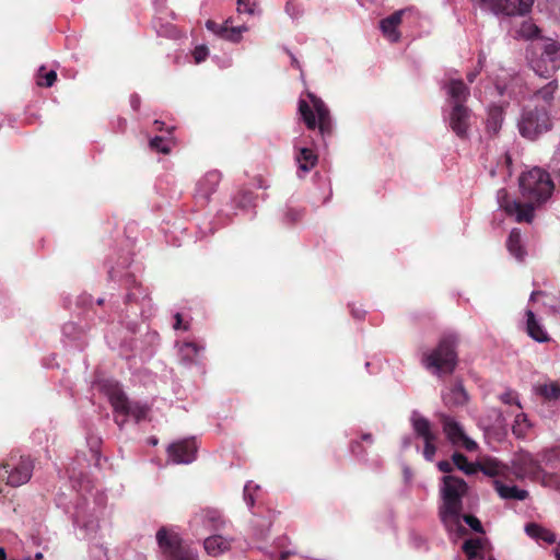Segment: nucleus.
Instances as JSON below:
<instances>
[{"label":"nucleus","mask_w":560,"mask_h":560,"mask_svg":"<svg viewBox=\"0 0 560 560\" xmlns=\"http://www.w3.org/2000/svg\"><path fill=\"white\" fill-rule=\"evenodd\" d=\"M361 438H362L363 441H366V442H370V443L373 442L372 434H370V433H364V434H362Z\"/></svg>","instance_id":"obj_57"},{"label":"nucleus","mask_w":560,"mask_h":560,"mask_svg":"<svg viewBox=\"0 0 560 560\" xmlns=\"http://www.w3.org/2000/svg\"><path fill=\"white\" fill-rule=\"evenodd\" d=\"M499 398L505 405H509L511 407L514 406L518 410L523 409L516 392H514L512 389H506L504 393L500 394Z\"/></svg>","instance_id":"obj_38"},{"label":"nucleus","mask_w":560,"mask_h":560,"mask_svg":"<svg viewBox=\"0 0 560 560\" xmlns=\"http://www.w3.org/2000/svg\"><path fill=\"white\" fill-rule=\"evenodd\" d=\"M520 191L525 202L511 199L505 189H499L497 201L500 209L517 222L530 223L534 219L536 205L548 200L553 191V183L547 172L534 167L523 173L518 178Z\"/></svg>","instance_id":"obj_1"},{"label":"nucleus","mask_w":560,"mask_h":560,"mask_svg":"<svg viewBox=\"0 0 560 560\" xmlns=\"http://www.w3.org/2000/svg\"><path fill=\"white\" fill-rule=\"evenodd\" d=\"M558 89L556 80L548 82L545 86L535 91L530 96L528 105H537L539 108L549 107L555 98V93Z\"/></svg>","instance_id":"obj_22"},{"label":"nucleus","mask_w":560,"mask_h":560,"mask_svg":"<svg viewBox=\"0 0 560 560\" xmlns=\"http://www.w3.org/2000/svg\"><path fill=\"white\" fill-rule=\"evenodd\" d=\"M103 389L114 408L115 421L118 425L124 424L126 417H132L137 422L145 418L147 407L130 402L118 384L107 382L103 385Z\"/></svg>","instance_id":"obj_4"},{"label":"nucleus","mask_w":560,"mask_h":560,"mask_svg":"<svg viewBox=\"0 0 560 560\" xmlns=\"http://www.w3.org/2000/svg\"><path fill=\"white\" fill-rule=\"evenodd\" d=\"M252 487V482L246 483L244 487V500L249 508H253L255 503L254 497L250 492Z\"/></svg>","instance_id":"obj_47"},{"label":"nucleus","mask_w":560,"mask_h":560,"mask_svg":"<svg viewBox=\"0 0 560 560\" xmlns=\"http://www.w3.org/2000/svg\"><path fill=\"white\" fill-rule=\"evenodd\" d=\"M465 522L476 533H483L481 522L474 515H463L462 523Z\"/></svg>","instance_id":"obj_44"},{"label":"nucleus","mask_w":560,"mask_h":560,"mask_svg":"<svg viewBox=\"0 0 560 560\" xmlns=\"http://www.w3.org/2000/svg\"><path fill=\"white\" fill-rule=\"evenodd\" d=\"M34 469L33 460L30 457L21 456L19 459L11 458L8 463L0 465V479L7 480L12 487H20L32 477Z\"/></svg>","instance_id":"obj_10"},{"label":"nucleus","mask_w":560,"mask_h":560,"mask_svg":"<svg viewBox=\"0 0 560 560\" xmlns=\"http://www.w3.org/2000/svg\"><path fill=\"white\" fill-rule=\"evenodd\" d=\"M443 89L447 95V104L450 107L456 104H464L470 95L469 88L462 79L447 80L444 83Z\"/></svg>","instance_id":"obj_20"},{"label":"nucleus","mask_w":560,"mask_h":560,"mask_svg":"<svg viewBox=\"0 0 560 560\" xmlns=\"http://www.w3.org/2000/svg\"><path fill=\"white\" fill-rule=\"evenodd\" d=\"M525 532L528 536L537 540H542L547 544L556 542V535L549 529H546L537 524H527L525 527Z\"/></svg>","instance_id":"obj_32"},{"label":"nucleus","mask_w":560,"mask_h":560,"mask_svg":"<svg viewBox=\"0 0 560 560\" xmlns=\"http://www.w3.org/2000/svg\"><path fill=\"white\" fill-rule=\"evenodd\" d=\"M410 423L415 434L422 439L424 443L423 457L425 460L432 462L438 450L435 445L438 434L432 430L431 422L419 411L413 410L410 416Z\"/></svg>","instance_id":"obj_11"},{"label":"nucleus","mask_w":560,"mask_h":560,"mask_svg":"<svg viewBox=\"0 0 560 560\" xmlns=\"http://www.w3.org/2000/svg\"><path fill=\"white\" fill-rule=\"evenodd\" d=\"M503 122L502 107L493 105L488 109L487 129L491 133H497Z\"/></svg>","instance_id":"obj_33"},{"label":"nucleus","mask_w":560,"mask_h":560,"mask_svg":"<svg viewBox=\"0 0 560 560\" xmlns=\"http://www.w3.org/2000/svg\"><path fill=\"white\" fill-rule=\"evenodd\" d=\"M405 476H406V478L410 477V470L408 468L405 469Z\"/></svg>","instance_id":"obj_64"},{"label":"nucleus","mask_w":560,"mask_h":560,"mask_svg":"<svg viewBox=\"0 0 560 560\" xmlns=\"http://www.w3.org/2000/svg\"><path fill=\"white\" fill-rule=\"evenodd\" d=\"M307 96L311 101L312 107L316 113V116L312 110L311 106L308 105V103L304 100H300L299 112L306 127L308 129H315L318 126L319 131L323 136L330 135L332 130V121L329 115V109L327 108L325 103L313 93L308 92Z\"/></svg>","instance_id":"obj_5"},{"label":"nucleus","mask_w":560,"mask_h":560,"mask_svg":"<svg viewBox=\"0 0 560 560\" xmlns=\"http://www.w3.org/2000/svg\"><path fill=\"white\" fill-rule=\"evenodd\" d=\"M161 551V560H198V556L189 547L184 546L179 535L161 528L156 533Z\"/></svg>","instance_id":"obj_8"},{"label":"nucleus","mask_w":560,"mask_h":560,"mask_svg":"<svg viewBox=\"0 0 560 560\" xmlns=\"http://www.w3.org/2000/svg\"><path fill=\"white\" fill-rule=\"evenodd\" d=\"M442 398L446 406H463L467 401V394L460 384H455L447 392H443Z\"/></svg>","instance_id":"obj_30"},{"label":"nucleus","mask_w":560,"mask_h":560,"mask_svg":"<svg viewBox=\"0 0 560 560\" xmlns=\"http://www.w3.org/2000/svg\"><path fill=\"white\" fill-rule=\"evenodd\" d=\"M256 0H237L238 13L253 15L256 11Z\"/></svg>","instance_id":"obj_43"},{"label":"nucleus","mask_w":560,"mask_h":560,"mask_svg":"<svg viewBox=\"0 0 560 560\" xmlns=\"http://www.w3.org/2000/svg\"><path fill=\"white\" fill-rule=\"evenodd\" d=\"M468 492V485L462 478L445 475L441 479L439 517L450 539L456 541L467 534L462 524L463 499Z\"/></svg>","instance_id":"obj_2"},{"label":"nucleus","mask_w":560,"mask_h":560,"mask_svg":"<svg viewBox=\"0 0 560 560\" xmlns=\"http://www.w3.org/2000/svg\"><path fill=\"white\" fill-rule=\"evenodd\" d=\"M445 118L448 127L458 138L466 139L468 137L471 110L465 104L452 105Z\"/></svg>","instance_id":"obj_16"},{"label":"nucleus","mask_w":560,"mask_h":560,"mask_svg":"<svg viewBox=\"0 0 560 560\" xmlns=\"http://www.w3.org/2000/svg\"><path fill=\"white\" fill-rule=\"evenodd\" d=\"M537 393L546 399L557 400L560 398V385L556 382L539 385Z\"/></svg>","instance_id":"obj_36"},{"label":"nucleus","mask_w":560,"mask_h":560,"mask_svg":"<svg viewBox=\"0 0 560 560\" xmlns=\"http://www.w3.org/2000/svg\"><path fill=\"white\" fill-rule=\"evenodd\" d=\"M45 70V67H40L39 74H38V85L50 88L57 80V73L55 70H50L46 72L45 74H42V72Z\"/></svg>","instance_id":"obj_40"},{"label":"nucleus","mask_w":560,"mask_h":560,"mask_svg":"<svg viewBox=\"0 0 560 560\" xmlns=\"http://www.w3.org/2000/svg\"><path fill=\"white\" fill-rule=\"evenodd\" d=\"M150 443H151V444H153V445H155V444L158 443V440H156L155 438H151V439H150Z\"/></svg>","instance_id":"obj_63"},{"label":"nucleus","mask_w":560,"mask_h":560,"mask_svg":"<svg viewBox=\"0 0 560 560\" xmlns=\"http://www.w3.org/2000/svg\"><path fill=\"white\" fill-rule=\"evenodd\" d=\"M538 296H542L544 298V301H542V305L552 311V310H556L557 308V298L559 296V294H550V293H546V292H542V291H533L532 294H530V298H529V301L530 302H534L536 301V299Z\"/></svg>","instance_id":"obj_37"},{"label":"nucleus","mask_w":560,"mask_h":560,"mask_svg":"<svg viewBox=\"0 0 560 560\" xmlns=\"http://www.w3.org/2000/svg\"><path fill=\"white\" fill-rule=\"evenodd\" d=\"M497 90L500 95H504L508 92V86H502L500 84H497Z\"/></svg>","instance_id":"obj_56"},{"label":"nucleus","mask_w":560,"mask_h":560,"mask_svg":"<svg viewBox=\"0 0 560 560\" xmlns=\"http://www.w3.org/2000/svg\"><path fill=\"white\" fill-rule=\"evenodd\" d=\"M209 55V49L205 45L197 46L192 52L196 63H200L206 60Z\"/></svg>","instance_id":"obj_45"},{"label":"nucleus","mask_w":560,"mask_h":560,"mask_svg":"<svg viewBox=\"0 0 560 560\" xmlns=\"http://www.w3.org/2000/svg\"><path fill=\"white\" fill-rule=\"evenodd\" d=\"M205 351L203 345L192 341L184 342L179 346L180 360L185 364H194L198 362L200 354Z\"/></svg>","instance_id":"obj_28"},{"label":"nucleus","mask_w":560,"mask_h":560,"mask_svg":"<svg viewBox=\"0 0 560 560\" xmlns=\"http://www.w3.org/2000/svg\"><path fill=\"white\" fill-rule=\"evenodd\" d=\"M294 148L296 150L295 161L298 163L299 171L304 174L308 173L317 164V154L308 148L299 147L298 143H294Z\"/></svg>","instance_id":"obj_25"},{"label":"nucleus","mask_w":560,"mask_h":560,"mask_svg":"<svg viewBox=\"0 0 560 560\" xmlns=\"http://www.w3.org/2000/svg\"><path fill=\"white\" fill-rule=\"evenodd\" d=\"M71 328H73V325H71V324L66 325V326L63 327V331H65V332H67V331H68V329H71Z\"/></svg>","instance_id":"obj_61"},{"label":"nucleus","mask_w":560,"mask_h":560,"mask_svg":"<svg viewBox=\"0 0 560 560\" xmlns=\"http://www.w3.org/2000/svg\"><path fill=\"white\" fill-rule=\"evenodd\" d=\"M291 552L290 551H281L279 553V556H277L273 551H270L269 552V557L273 560V559H278V560H284L287 559V557L290 555Z\"/></svg>","instance_id":"obj_50"},{"label":"nucleus","mask_w":560,"mask_h":560,"mask_svg":"<svg viewBox=\"0 0 560 560\" xmlns=\"http://www.w3.org/2000/svg\"><path fill=\"white\" fill-rule=\"evenodd\" d=\"M285 11L288 14H290L291 16H294L293 14V9H292V4L291 3H287L285 5Z\"/></svg>","instance_id":"obj_59"},{"label":"nucleus","mask_w":560,"mask_h":560,"mask_svg":"<svg viewBox=\"0 0 560 560\" xmlns=\"http://www.w3.org/2000/svg\"><path fill=\"white\" fill-rule=\"evenodd\" d=\"M553 553H555L556 559L560 560V540L557 542Z\"/></svg>","instance_id":"obj_55"},{"label":"nucleus","mask_w":560,"mask_h":560,"mask_svg":"<svg viewBox=\"0 0 560 560\" xmlns=\"http://www.w3.org/2000/svg\"><path fill=\"white\" fill-rule=\"evenodd\" d=\"M478 2L483 9L494 14L524 15L529 11L534 0H478Z\"/></svg>","instance_id":"obj_14"},{"label":"nucleus","mask_w":560,"mask_h":560,"mask_svg":"<svg viewBox=\"0 0 560 560\" xmlns=\"http://www.w3.org/2000/svg\"><path fill=\"white\" fill-rule=\"evenodd\" d=\"M221 180V175L217 171L207 173L197 184V196L203 200H208L217 190Z\"/></svg>","instance_id":"obj_24"},{"label":"nucleus","mask_w":560,"mask_h":560,"mask_svg":"<svg viewBox=\"0 0 560 560\" xmlns=\"http://www.w3.org/2000/svg\"><path fill=\"white\" fill-rule=\"evenodd\" d=\"M514 417L515 419L512 431L517 438H523L530 427L527 416L521 410L520 412L515 413Z\"/></svg>","instance_id":"obj_35"},{"label":"nucleus","mask_w":560,"mask_h":560,"mask_svg":"<svg viewBox=\"0 0 560 560\" xmlns=\"http://www.w3.org/2000/svg\"><path fill=\"white\" fill-rule=\"evenodd\" d=\"M455 345L454 336L443 337L434 350L423 353L421 361L424 368L436 375L452 373L457 362Z\"/></svg>","instance_id":"obj_3"},{"label":"nucleus","mask_w":560,"mask_h":560,"mask_svg":"<svg viewBox=\"0 0 560 560\" xmlns=\"http://www.w3.org/2000/svg\"><path fill=\"white\" fill-rule=\"evenodd\" d=\"M231 23V19L225 20L222 24L208 20L206 22V27L223 39L232 43H238L242 38V34L247 32L248 28L246 25L232 26Z\"/></svg>","instance_id":"obj_19"},{"label":"nucleus","mask_w":560,"mask_h":560,"mask_svg":"<svg viewBox=\"0 0 560 560\" xmlns=\"http://www.w3.org/2000/svg\"><path fill=\"white\" fill-rule=\"evenodd\" d=\"M126 283L128 292L125 303L132 308L131 314L145 316L151 311V300L147 290L130 276L127 277Z\"/></svg>","instance_id":"obj_12"},{"label":"nucleus","mask_w":560,"mask_h":560,"mask_svg":"<svg viewBox=\"0 0 560 560\" xmlns=\"http://www.w3.org/2000/svg\"><path fill=\"white\" fill-rule=\"evenodd\" d=\"M539 50L538 56L528 58L529 66L539 77L549 78L560 69V43L546 39Z\"/></svg>","instance_id":"obj_7"},{"label":"nucleus","mask_w":560,"mask_h":560,"mask_svg":"<svg viewBox=\"0 0 560 560\" xmlns=\"http://www.w3.org/2000/svg\"><path fill=\"white\" fill-rule=\"evenodd\" d=\"M506 248L509 253L517 260L523 261L526 257V249L522 244L521 232L517 229H513L506 241Z\"/></svg>","instance_id":"obj_29"},{"label":"nucleus","mask_w":560,"mask_h":560,"mask_svg":"<svg viewBox=\"0 0 560 560\" xmlns=\"http://www.w3.org/2000/svg\"><path fill=\"white\" fill-rule=\"evenodd\" d=\"M42 558H43V553H42V552H37V553L35 555V559L39 560V559H42Z\"/></svg>","instance_id":"obj_62"},{"label":"nucleus","mask_w":560,"mask_h":560,"mask_svg":"<svg viewBox=\"0 0 560 560\" xmlns=\"http://www.w3.org/2000/svg\"><path fill=\"white\" fill-rule=\"evenodd\" d=\"M551 163H552V166H551L552 171L555 173L560 174V143H559V147H558V149H557V151H556V153H555V155L552 158V162Z\"/></svg>","instance_id":"obj_49"},{"label":"nucleus","mask_w":560,"mask_h":560,"mask_svg":"<svg viewBox=\"0 0 560 560\" xmlns=\"http://www.w3.org/2000/svg\"><path fill=\"white\" fill-rule=\"evenodd\" d=\"M556 304H557V308H556V310H552L551 312H552V313H557V314H559V315H560V294H559V296L557 298V303H556Z\"/></svg>","instance_id":"obj_58"},{"label":"nucleus","mask_w":560,"mask_h":560,"mask_svg":"<svg viewBox=\"0 0 560 560\" xmlns=\"http://www.w3.org/2000/svg\"><path fill=\"white\" fill-rule=\"evenodd\" d=\"M197 445L194 439L174 442L167 447L168 460L173 464H190L196 459Z\"/></svg>","instance_id":"obj_17"},{"label":"nucleus","mask_w":560,"mask_h":560,"mask_svg":"<svg viewBox=\"0 0 560 560\" xmlns=\"http://www.w3.org/2000/svg\"><path fill=\"white\" fill-rule=\"evenodd\" d=\"M520 133L529 140H535L551 128L548 109L537 105H526L517 124Z\"/></svg>","instance_id":"obj_6"},{"label":"nucleus","mask_w":560,"mask_h":560,"mask_svg":"<svg viewBox=\"0 0 560 560\" xmlns=\"http://www.w3.org/2000/svg\"><path fill=\"white\" fill-rule=\"evenodd\" d=\"M494 488L498 494L504 500H518L523 501L527 499L528 491L524 489H520L516 486L505 485L502 481L495 480Z\"/></svg>","instance_id":"obj_27"},{"label":"nucleus","mask_w":560,"mask_h":560,"mask_svg":"<svg viewBox=\"0 0 560 560\" xmlns=\"http://www.w3.org/2000/svg\"><path fill=\"white\" fill-rule=\"evenodd\" d=\"M479 74V71L478 70H475V71H471L467 74V80L469 83H472L475 81V79L477 78V75Z\"/></svg>","instance_id":"obj_52"},{"label":"nucleus","mask_w":560,"mask_h":560,"mask_svg":"<svg viewBox=\"0 0 560 560\" xmlns=\"http://www.w3.org/2000/svg\"><path fill=\"white\" fill-rule=\"evenodd\" d=\"M225 525V521L223 520L221 513L218 510L206 509L197 513L192 521L191 526L195 527L197 534H201L200 529H205V532L215 534L218 530L222 529Z\"/></svg>","instance_id":"obj_18"},{"label":"nucleus","mask_w":560,"mask_h":560,"mask_svg":"<svg viewBox=\"0 0 560 560\" xmlns=\"http://www.w3.org/2000/svg\"><path fill=\"white\" fill-rule=\"evenodd\" d=\"M303 217V213L299 209H288L284 218L289 223L298 222Z\"/></svg>","instance_id":"obj_46"},{"label":"nucleus","mask_w":560,"mask_h":560,"mask_svg":"<svg viewBox=\"0 0 560 560\" xmlns=\"http://www.w3.org/2000/svg\"><path fill=\"white\" fill-rule=\"evenodd\" d=\"M438 468L440 471L450 475L454 469V463L448 460H441L438 463Z\"/></svg>","instance_id":"obj_48"},{"label":"nucleus","mask_w":560,"mask_h":560,"mask_svg":"<svg viewBox=\"0 0 560 560\" xmlns=\"http://www.w3.org/2000/svg\"><path fill=\"white\" fill-rule=\"evenodd\" d=\"M182 327V316L180 314H176L175 315V324H174V328L175 329H179Z\"/></svg>","instance_id":"obj_53"},{"label":"nucleus","mask_w":560,"mask_h":560,"mask_svg":"<svg viewBox=\"0 0 560 560\" xmlns=\"http://www.w3.org/2000/svg\"><path fill=\"white\" fill-rule=\"evenodd\" d=\"M527 316V332L538 342H546L549 340L548 334L544 327L536 320L535 314L532 310L526 311Z\"/></svg>","instance_id":"obj_31"},{"label":"nucleus","mask_w":560,"mask_h":560,"mask_svg":"<svg viewBox=\"0 0 560 560\" xmlns=\"http://www.w3.org/2000/svg\"><path fill=\"white\" fill-rule=\"evenodd\" d=\"M100 509H91L85 502H80L75 506L73 523L85 532L86 537L93 538L100 527Z\"/></svg>","instance_id":"obj_15"},{"label":"nucleus","mask_w":560,"mask_h":560,"mask_svg":"<svg viewBox=\"0 0 560 560\" xmlns=\"http://www.w3.org/2000/svg\"><path fill=\"white\" fill-rule=\"evenodd\" d=\"M150 147L151 149L165 154L171 151L168 141L160 136H156L150 140Z\"/></svg>","instance_id":"obj_42"},{"label":"nucleus","mask_w":560,"mask_h":560,"mask_svg":"<svg viewBox=\"0 0 560 560\" xmlns=\"http://www.w3.org/2000/svg\"><path fill=\"white\" fill-rule=\"evenodd\" d=\"M447 440L454 446H462L468 452L477 448V443L466 435L463 427L451 416L445 413L438 415Z\"/></svg>","instance_id":"obj_13"},{"label":"nucleus","mask_w":560,"mask_h":560,"mask_svg":"<svg viewBox=\"0 0 560 560\" xmlns=\"http://www.w3.org/2000/svg\"><path fill=\"white\" fill-rule=\"evenodd\" d=\"M538 457L541 464L551 471H560V443L541 450Z\"/></svg>","instance_id":"obj_26"},{"label":"nucleus","mask_w":560,"mask_h":560,"mask_svg":"<svg viewBox=\"0 0 560 560\" xmlns=\"http://www.w3.org/2000/svg\"><path fill=\"white\" fill-rule=\"evenodd\" d=\"M513 474L518 479H529L539 482L542 486L545 476L548 471L544 469L540 458L533 454L521 452L512 460Z\"/></svg>","instance_id":"obj_9"},{"label":"nucleus","mask_w":560,"mask_h":560,"mask_svg":"<svg viewBox=\"0 0 560 560\" xmlns=\"http://www.w3.org/2000/svg\"><path fill=\"white\" fill-rule=\"evenodd\" d=\"M233 539L219 534H212L205 538L203 547L209 556L218 557L230 550Z\"/></svg>","instance_id":"obj_23"},{"label":"nucleus","mask_w":560,"mask_h":560,"mask_svg":"<svg viewBox=\"0 0 560 560\" xmlns=\"http://www.w3.org/2000/svg\"><path fill=\"white\" fill-rule=\"evenodd\" d=\"M130 105L131 107L137 110L139 108V105H140V98L138 95H132L130 97Z\"/></svg>","instance_id":"obj_51"},{"label":"nucleus","mask_w":560,"mask_h":560,"mask_svg":"<svg viewBox=\"0 0 560 560\" xmlns=\"http://www.w3.org/2000/svg\"><path fill=\"white\" fill-rule=\"evenodd\" d=\"M5 550L3 548H0V560H5Z\"/></svg>","instance_id":"obj_60"},{"label":"nucleus","mask_w":560,"mask_h":560,"mask_svg":"<svg viewBox=\"0 0 560 560\" xmlns=\"http://www.w3.org/2000/svg\"><path fill=\"white\" fill-rule=\"evenodd\" d=\"M542 486L560 492V471H548L544 478Z\"/></svg>","instance_id":"obj_41"},{"label":"nucleus","mask_w":560,"mask_h":560,"mask_svg":"<svg viewBox=\"0 0 560 560\" xmlns=\"http://www.w3.org/2000/svg\"><path fill=\"white\" fill-rule=\"evenodd\" d=\"M452 460L459 470L469 476L475 475L479 469V465L468 462L467 457L460 453H454Z\"/></svg>","instance_id":"obj_34"},{"label":"nucleus","mask_w":560,"mask_h":560,"mask_svg":"<svg viewBox=\"0 0 560 560\" xmlns=\"http://www.w3.org/2000/svg\"><path fill=\"white\" fill-rule=\"evenodd\" d=\"M405 12L406 10H398L389 16L381 20V32L388 42L396 43L400 39V32L398 31V26L402 21V15Z\"/></svg>","instance_id":"obj_21"},{"label":"nucleus","mask_w":560,"mask_h":560,"mask_svg":"<svg viewBox=\"0 0 560 560\" xmlns=\"http://www.w3.org/2000/svg\"><path fill=\"white\" fill-rule=\"evenodd\" d=\"M518 34L521 37L532 39L538 36L539 28L532 22H523L520 27Z\"/></svg>","instance_id":"obj_39"},{"label":"nucleus","mask_w":560,"mask_h":560,"mask_svg":"<svg viewBox=\"0 0 560 560\" xmlns=\"http://www.w3.org/2000/svg\"><path fill=\"white\" fill-rule=\"evenodd\" d=\"M411 445V438L405 436L402 439V448H408Z\"/></svg>","instance_id":"obj_54"}]
</instances>
